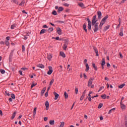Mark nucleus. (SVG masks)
<instances>
[{"instance_id": "f257e3e1", "label": "nucleus", "mask_w": 127, "mask_h": 127, "mask_svg": "<svg viewBox=\"0 0 127 127\" xmlns=\"http://www.w3.org/2000/svg\"><path fill=\"white\" fill-rule=\"evenodd\" d=\"M108 18H109V15H106L104 18H103V19L100 22V25H99V28L100 29H102V28L103 27V25L105 24V23H106V20H107V19H108Z\"/></svg>"}, {"instance_id": "f03ea898", "label": "nucleus", "mask_w": 127, "mask_h": 127, "mask_svg": "<svg viewBox=\"0 0 127 127\" xmlns=\"http://www.w3.org/2000/svg\"><path fill=\"white\" fill-rule=\"evenodd\" d=\"M93 81H94V78L91 77L88 82V87H91L92 84H93Z\"/></svg>"}, {"instance_id": "7ed1b4c3", "label": "nucleus", "mask_w": 127, "mask_h": 127, "mask_svg": "<svg viewBox=\"0 0 127 127\" xmlns=\"http://www.w3.org/2000/svg\"><path fill=\"white\" fill-rule=\"evenodd\" d=\"M99 24V23H96L95 25H93V28L94 32H97L98 31V25Z\"/></svg>"}, {"instance_id": "20e7f679", "label": "nucleus", "mask_w": 127, "mask_h": 127, "mask_svg": "<svg viewBox=\"0 0 127 127\" xmlns=\"http://www.w3.org/2000/svg\"><path fill=\"white\" fill-rule=\"evenodd\" d=\"M88 21V30H91L92 28V23L91 22V20L89 18H87Z\"/></svg>"}, {"instance_id": "39448f33", "label": "nucleus", "mask_w": 127, "mask_h": 127, "mask_svg": "<svg viewBox=\"0 0 127 127\" xmlns=\"http://www.w3.org/2000/svg\"><path fill=\"white\" fill-rule=\"evenodd\" d=\"M67 47H68V40L65 41L63 46V48L64 50H66V49H67Z\"/></svg>"}, {"instance_id": "423d86ee", "label": "nucleus", "mask_w": 127, "mask_h": 127, "mask_svg": "<svg viewBox=\"0 0 127 127\" xmlns=\"http://www.w3.org/2000/svg\"><path fill=\"white\" fill-rule=\"evenodd\" d=\"M53 72V69L52 66H49V71L47 72L48 75H51Z\"/></svg>"}, {"instance_id": "0eeeda50", "label": "nucleus", "mask_w": 127, "mask_h": 127, "mask_svg": "<svg viewBox=\"0 0 127 127\" xmlns=\"http://www.w3.org/2000/svg\"><path fill=\"white\" fill-rule=\"evenodd\" d=\"M45 106L46 107V110L48 111L49 110V102L48 101H46Z\"/></svg>"}, {"instance_id": "6e6552de", "label": "nucleus", "mask_w": 127, "mask_h": 127, "mask_svg": "<svg viewBox=\"0 0 127 127\" xmlns=\"http://www.w3.org/2000/svg\"><path fill=\"white\" fill-rule=\"evenodd\" d=\"M57 33L59 35H61L62 34V30H61V28H57Z\"/></svg>"}, {"instance_id": "1a4fd4ad", "label": "nucleus", "mask_w": 127, "mask_h": 127, "mask_svg": "<svg viewBox=\"0 0 127 127\" xmlns=\"http://www.w3.org/2000/svg\"><path fill=\"white\" fill-rule=\"evenodd\" d=\"M53 57V56L51 54H48L47 58L49 61H51V59H52V58Z\"/></svg>"}, {"instance_id": "9d476101", "label": "nucleus", "mask_w": 127, "mask_h": 127, "mask_svg": "<svg viewBox=\"0 0 127 127\" xmlns=\"http://www.w3.org/2000/svg\"><path fill=\"white\" fill-rule=\"evenodd\" d=\"M54 95H55V100H57V99H58V98L59 97V94H58V93H57V92H54Z\"/></svg>"}, {"instance_id": "9b49d317", "label": "nucleus", "mask_w": 127, "mask_h": 127, "mask_svg": "<svg viewBox=\"0 0 127 127\" xmlns=\"http://www.w3.org/2000/svg\"><path fill=\"white\" fill-rule=\"evenodd\" d=\"M97 15L98 16V18L101 19V18H102V12L100 11H98L97 12Z\"/></svg>"}, {"instance_id": "f8f14e48", "label": "nucleus", "mask_w": 127, "mask_h": 127, "mask_svg": "<svg viewBox=\"0 0 127 127\" xmlns=\"http://www.w3.org/2000/svg\"><path fill=\"white\" fill-rule=\"evenodd\" d=\"M63 10H64V8L63 7H59L58 9V12H61V11H63Z\"/></svg>"}, {"instance_id": "ddd939ff", "label": "nucleus", "mask_w": 127, "mask_h": 127, "mask_svg": "<svg viewBox=\"0 0 127 127\" xmlns=\"http://www.w3.org/2000/svg\"><path fill=\"white\" fill-rule=\"evenodd\" d=\"M85 67L86 68L85 69V71H86V72H88V71H89V70H90V67L89 66V64H86Z\"/></svg>"}, {"instance_id": "4468645a", "label": "nucleus", "mask_w": 127, "mask_h": 127, "mask_svg": "<svg viewBox=\"0 0 127 127\" xmlns=\"http://www.w3.org/2000/svg\"><path fill=\"white\" fill-rule=\"evenodd\" d=\"M37 67H38V68H41V69H44V65L42 64H39L37 65Z\"/></svg>"}, {"instance_id": "2eb2a0df", "label": "nucleus", "mask_w": 127, "mask_h": 127, "mask_svg": "<svg viewBox=\"0 0 127 127\" xmlns=\"http://www.w3.org/2000/svg\"><path fill=\"white\" fill-rule=\"evenodd\" d=\"M121 105V108L122 109V110H126V105L125 104H123L122 103H120Z\"/></svg>"}, {"instance_id": "dca6fc26", "label": "nucleus", "mask_w": 127, "mask_h": 127, "mask_svg": "<svg viewBox=\"0 0 127 127\" xmlns=\"http://www.w3.org/2000/svg\"><path fill=\"white\" fill-rule=\"evenodd\" d=\"M60 55L62 56V57H63V58H65L66 57V55H65V53L63 52H60Z\"/></svg>"}, {"instance_id": "f3484780", "label": "nucleus", "mask_w": 127, "mask_h": 127, "mask_svg": "<svg viewBox=\"0 0 127 127\" xmlns=\"http://www.w3.org/2000/svg\"><path fill=\"white\" fill-rule=\"evenodd\" d=\"M93 49L96 53V56H99V53L98 52V50L97 49V48H94Z\"/></svg>"}, {"instance_id": "a211bd4d", "label": "nucleus", "mask_w": 127, "mask_h": 127, "mask_svg": "<svg viewBox=\"0 0 127 127\" xmlns=\"http://www.w3.org/2000/svg\"><path fill=\"white\" fill-rule=\"evenodd\" d=\"M125 86H126V84L123 83L120 85H119L118 88H119V89H123Z\"/></svg>"}, {"instance_id": "6ab92c4d", "label": "nucleus", "mask_w": 127, "mask_h": 127, "mask_svg": "<svg viewBox=\"0 0 127 127\" xmlns=\"http://www.w3.org/2000/svg\"><path fill=\"white\" fill-rule=\"evenodd\" d=\"M24 3H25V1L24 0H23L19 4V5H20L21 6H24Z\"/></svg>"}, {"instance_id": "aec40b11", "label": "nucleus", "mask_w": 127, "mask_h": 127, "mask_svg": "<svg viewBox=\"0 0 127 127\" xmlns=\"http://www.w3.org/2000/svg\"><path fill=\"white\" fill-rule=\"evenodd\" d=\"M97 22V20L95 19H93L92 20V25H95V24H96V23Z\"/></svg>"}, {"instance_id": "412c9836", "label": "nucleus", "mask_w": 127, "mask_h": 127, "mask_svg": "<svg viewBox=\"0 0 127 127\" xmlns=\"http://www.w3.org/2000/svg\"><path fill=\"white\" fill-rule=\"evenodd\" d=\"M109 28H110V25H107L105 26V27H104V28L103 31H107V30H108Z\"/></svg>"}, {"instance_id": "4be33fe9", "label": "nucleus", "mask_w": 127, "mask_h": 127, "mask_svg": "<svg viewBox=\"0 0 127 127\" xmlns=\"http://www.w3.org/2000/svg\"><path fill=\"white\" fill-rule=\"evenodd\" d=\"M105 64H106V62H105V59H102L101 65L102 66H104V65Z\"/></svg>"}, {"instance_id": "5701e85b", "label": "nucleus", "mask_w": 127, "mask_h": 127, "mask_svg": "<svg viewBox=\"0 0 127 127\" xmlns=\"http://www.w3.org/2000/svg\"><path fill=\"white\" fill-rule=\"evenodd\" d=\"M64 96L65 99H68V93H67L66 91L64 92Z\"/></svg>"}, {"instance_id": "b1692460", "label": "nucleus", "mask_w": 127, "mask_h": 127, "mask_svg": "<svg viewBox=\"0 0 127 127\" xmlns=\"http://www.w3.org/2000/svg\"><path fill=\"white\" fill-rule=\"evenodd\" d=\"M86 24H84L83 25V28L84 30L85 31V32H88V30L86 29Z\"/></svg>"}, {"instance_id": "393cba45", "label": "nucleus", "mask_w": 127, "mask_h": 127, "mask_svg": "<svg viewBox=\"0 0 127 127\" xmlns=\"http://www.w3.org/2000/svg\"><path fill=\"white\" fill-rule=\"evenodd\" d=\"M113 111H116V108H112V109H111L108 112L109 115H111V114H112V113L113 112Z\"/></svg>"}, {"instance_id": "a878e982", "label": "nucleus", "mask_w": 127, "mask_h": 127, "mask_svg": "<svg viewBox=\"0 0 127 127\" xmlns=\"http://www.w3.org/2000/svg\"><path fill=\"white\" fill-rule=\"evenodd\" d=\"M50 125H51V126H53L54 124H55V121L54 120H51L49 122Z\"/></svg>"}, {"instance_id": "bb28decb", "label": "nucleus", "mask_w": 127, "mask_h": 127, "mask_svg": "<svg viewBox=\"0 0 127 127\" xmlns=\"http://www.w3.org/2000/svg\"><path fill=\"white\" fill-rule=\"evenodd\" d=\"M16 115V112H15L14 113H13L12 116L11 117L12 120H13L14 118H15Z\"/></svg>"}, {"instance_id": "cd10ccee", "label": "nucleus", "mask_w": 127, "mask_h": 127, "mask_svg": "<svg viewBox=\"0 0 127 127\" xmlns=\"http://www.w3.org/2000/svg\"><path fill=\"white\" fill-rule=\"evenodd\" d=\"M64 126H65V123L64 122H61V125L59 127H64Z\"/></svg>"}, {"instance_id": "c85d7f7f", "label": "nucleus", "mask_w": 127, "mask_h": 127, "mask_svg": "<svg viewBox=\"0 0 127 127\" xmlns=\"http://www.w3.org/2000/svg\"><path fill=\"white\" fill-rule=\"evenodd\" d=\"M36 85H37V83L33 82L31 85V88L32 89V88H33V87H35V86H36Z\"/></svg>"}, {"instance_id": "c756f323", "label": "nucleus", "mask_w": 127, "mask_h": 127, "mask_svg": "<svg viewBox=\"0 0 127 127\" xmlns=\"http://www.w3.org/2000/svg\"><path fill=\"white\" fill-rule=\"evenodd\" d=\"M16 27V24H13L11 26V29H14V28Z\"/></svg>"}, {"instance_id": "7c9ffc66", "label": "nucleus", "mask_w": 127, "mask_h": 127, "mask_svg": "<svg viewBox=\"0 0 127 127\" xmlns=\"http://www.w3.org/2000/svg\"><path fill=\"white\" fill-rule=\"evenodd\" d=\"M92 66L93 67V68L95 69V70L96 71H97V70H98V68H97V67L96 66V64H95L94 63H92Z\"/></svg>"}, {"instance_id": "2f4dec72", "label": "nucleus", "mask_w": 127, "mask_h": 127, "mask_svg": "<svg viewBox=\"0 0 127 127\" xmlns=\"http://www.w3.org/2000/svg\"><path fill=\"white\" fill-rule=\"evenodd\" d=\"M45 91H46V87L43 88V90L41 91L42 94H44V93H45Z\"/></svg>"}, {"instance_id": "473e14b6", "label": "nucleus", "mask_w": 127, "mask_h": 127, "mask_svg": "<svg viewBox=\"0 0 127 127\" xmlns=\"http://www.w3.org/2000/svg\"><path fill=\"white\" fill-rule=\"evenodd\" d=\"M101 98H102L104 100L106 99L107 98V95L104 94L101 95Z\"/></svg>"}, {"instance_id": "72a5a7b5", "label": "nucleus", "mask_w": 127, "mask_h": 127, "mask_svg": "<svg viewBox=\"0 0 127 127\" xmlns=\"http://www.w3.org/2000/svg\"><path fill=\"white\" fill-rule=\"evenodd\" d=\"M0 72L2 74H5V70H4V69H0Z\"/></svg>"}, {"instance_id": "f704fd0d", "label": "nucleus", "mask_w": 127, "mask_h": 127, "mask_svg": "<svg viewBox=\"0 0 127 127\" xmlns=\"http://www.w3.org/2000/svg\"><path fill=\"white\" fill-rule=\"evenodd\" d=\"M45 31H46L45 30V29H42L40 32V34H43V33H45Z\"/></svg>"}, {"instance_id": "c9c22d12", "label": "nucleus", "mask_w": 127, "mask_h": 127, "mask_svg": "<svg viewBox=\"0 0 127 127\" xmlns=\"http://www.w3.org/2000/svg\"><path fill=\"white\" fill-rule=\"evenodd\" d=\"M22 52H25V47H24V45L22 46Z\"/></svg>"}, {"instance_id": "e433bc0d", "label": "nucleus", "mask_w": 127, "mask_h": 127, "mask_svg": "<svg viewBox=\"0 0 127 127\" xmlns=\"http://www.w3.org/2000/svg\"><path fill=\"white\" fill-rule=\"evenodd\" d=\"M84 97H85V95L82 94V95L81 96V97L80 98V101H83Z\"/></svg>"}, {"instance_id": "4c0bfd02", "label": "nucleus", "mask_w": 127, "mask_h": 127, "mask_svg": "<svg viewBox=\"0 0 127 127\" xmlns=\"http://www.w3.org/2000/svg\"><path fill=\"white\" fill-rule=\"evenodd\" d=\"M78 5L80 6V7H84V3H80L78 4Z\"/></svg>"}, {"instance_id": "58836bf2", "label": "nucleus", "mask_w": 127, "mask_h": 127, "mask_svg": "<svg viewBox=\"0 0 127 127\" xmlns=\"http://www.w3.org/2000/svg\"><path fill=\"white\" fill-rule=\"evenodd\" d=\"M11 97L13 100H14L15 99V95H14V94H11Z\"/></svg>"}, {"instance_id": "ea45409f", "label": "nucleus", "mask_w": 127, "mask_h": 127, "mask_svg": "<svg viewBox=\"0 0 127 127\" xmlns=\"http://www.w3.org/2000/svg\"><path fill=\"white\" fill-rule=\"evenodd\" d=\"M12 2H14L16 4H18V2L16 0H12Z\"/></svg>"}, {"instance_id": "a19ab883", "label": "nucleus", "mask_w": 127, "mask_h": 127, "mask_svg": "<svg viewBox=\"0 0 127 127\" xmlns=\"http://www.w3.org/2000/svg\"><path fill=\"white\" fill-rule=\"evenodd\" d=\"M54 83V79H52L50 82V86H52V84Z\"/></svg>"}, {"instance_id": "79ce46f5", "label": "nucleus", "mask_w": 127, "mask_h": 127, "mask_svg": "<svg viewBox=\"0 0 127 127\" xmlns=\"http://www.w3.org/2000/svg\"><path fill=\"white\" fill-rule=\"evenodd\" d=\"M63 5H64V6L68 7L69 6V4L67 3H63Z\"/></svg>"}, {"instance_id": "37998d69", "label": "nucleus", "mask_w": 127, "mask_h": 127, "mask_svg": "<svg viewBox=\"0 0 127 127\" xmlns=\"http://www.w3.org/2000/svg\"><path fill=\"white\" fill-rule=\"evenodd\" d=\"M5 44L7 46H8V45H9V42H8V41H5Z\"/></svg>"}, {"instance_id": "c03bdc74", "label": "nucleus", "mask_w": 127, "mask_h": 127, "mask_svg": "<svg viewBox=\"0 0 127 127\" xmlns=\"http://www.w3.org/2000/svg\"><path fill=\"white\" fill-rule=\"evenodd\" d=\"M103 107V104L100 103L98 106V109H101Z\"/></svg>"}, {"instance_id": "a18cd8bd", "label": "nucleus", "mask_w": 127, "mask_h": 127, "mask_svg": "<svg viewBox=\"0 0 127 127\" xmlns=\"http://www.w3.org/2000/svg\"><path fill=\"white\" fill-rule=\"evenodd\" d=\"M52 13L54 15H57V12L55 10L53 11Z\"/></svg>"}, {"instance_id": "49530a36", "label": "nucleus", "mask_w": 127, "mask_h": 127, "mask_svg": "<svg viewBox=\"0 0 127 127\" xmlns=\"http://www.w3.org/2000/svg\"><path fill=\"white\" fill-rule=\"evenodd\" d=\"M53 28H52V27H51V28H50L49 29V32H52V31H53Z\"/></svg>"}, {"instance_id": "de8ad7c7", "label": "nucleus", "mask_w": 127, "mask_h": 127, "mask_svg": "<svg viewBox=\"0 0 127 127\" xmlns=\"http://www.w3.org/2000/svg\"><path fill=\"white\" fill-rule=\"evenodd\" d=\"M75 94L77 95L79 92V91L78 90V88L75 87Z\"/></svg>"}, {"instance_id": "09e8293b", "label": "nucleus", "mask_w": 127, "mask_h": 127, "mask_svg": "<svg viewBox=\"0 0 127 127\" xmlns=\"http://www.w3.org/2000/svg\"><path fill=\"white\" fill-rule=\"evenodd\" d=\"M104 88H105V87H104V86H102V87H100V89L98 90V92H100V91H102V90L104 89Z\"/></svg>"}, {"instance_id": "8fccbe9b", "label": "nucleus", "mask_w": 127, "mask_h": 127, "mask_svg": "<svg viewBox=\"0 0 127 127\" xmlns=\"http://www.w3.org/2000/svg\"><path fill=\"white\" fill-rule=\"evenodd\" d=\"M119 56L120 57V58L123 59V58H124V56H123V55L121 53H119Z\"/></svg>"}, {"instance_id": "3c124183", "label": "nucleus", "mask_w": 127, "mask_h": 127, "mask_svg": "<svg viewBox=\"0 0 127 127\" xmlns=\"http://www.w3.org/2000/svg\"><path fill=\"white\" fill-rule=\"evenodd\" d=\"M98 97H99V95L98 94H97L96 95H95L93 97H92V99H94V98H98Z\"/></svg>"}, {"instance_id": "603ef678", "label": "nucleus", "mask_w": 127, "mask_h": 127, "mask_svg": "<svg viewBox=\"0 0 127 127\" xmlns=\"http://www.w3.org/2000/svg\"><path fill=\"white\" fill-rule=\"evenodd\" d=\"M21 70H23V71H25V70H28V68L26 67H22L21 68Z\"/></svg>"}, {"instance_id": "864d4df0", "label": "nucleus", "mask_w": 127, "mask_h": 127, "mask_svg": "<svg viewBox=\"0 0 127 127\" xmlns=\"http://www.w3.org/2000/svg\"><path fill=\"white\" fill-rule=\"evenodd\" d=\"M92 93H93V92L90 91L89 93V94H88V96H89V97H91V94H92Z\"/></svg>"}, {"instance_id": "5fc2aeb1", "label": "nucleus", "mask_w": 127, "mask_h": 127, "mask_svg": "<svg viewBox=\"0 0 127 127\" xmlns=\"http://www.w3.org/2000/svg\"><path fill=\"white\" fill-rule=\"evenodd\" d=\"M67 70H68V71H70L71 70V69H70V64H68L67 65Z\"/></svg>"}, {"instance_id": "6e6d98bb", "label": "nucleus", "mask_w": 127, "mask_h": 127, "mask_svg": "<svg viewBox=\"0 0 127 127\" xmlns=\"http://www.w3.org/2000/svg\"><path fill=\"white\" fill-rule=\"evenodd\" d=\"M45 97H48V91H47V92H46L45 94Z\"/></svg>"}, {"instance_id": "4d7b16f0", "label": "nucleus", "mask_w": 127, "mask_h": 127, "mask_svg": "<svg viewBox=\"0 0 127 127\" xmlns=\"http://www.w3.org/2000/svg\"><path fill=\"white\" fill-rule=\"evenodd\" d=\"M55 39H56V40H61V39L59 38V37H56Z\"/></svg>"}, {"instance_id": "13d9d810", "label": "nucleus", "mask_w": 127, "mask_h": 127, "mask_svg": "<svg viewBox=\"0 0 127 127\" xmlns=\"http://www.w3.org/2000/svg\"><path fill=\"white\" fill-rule=\"evenodd\" d=\"M43 27L44 28H48V27L47 25H44L43 26Z\"/></svg>"}, {"instance_id": "bf43d9fd", "label": "nucleus", "mask_w": 127, "mask_h": 127, "mask_svg": "<svg viewBox=\"0 0 127 127\" xmlns=\"http://www.w3.org/2000/svg\"><path fill=\"white\" fill-rule=\"evenodd\" d=\"M119 35H120V36H123V35H124V34L123 33V32H121Z\"/></svg>"}, {"instance_id": "052dcab7", "label": "nucleus", "mask_w": 127, "mask_h": 127, "mask_svg": "<svg viewBox=\"0 0 127 127\" xmlns=\"http://www.w3.org/2000/svg\"><path fill=\"white\" fill-rule=\"evenodd\" d=\"M107 67H111V64H110V63H107Z\"/></svg>"}, {"instance_id": "680f3d73", "label": "nucleus", "mask_w": 127, "mask_h": 127, "mask_svg": "<svg viewBox=\"0 0 127 127\" xmlns=\"http://www.w3.org/2000/svg\"><path fill=\"white\" fill-rule=\"evenodd\" d=\"M88 101H89V102H91L92 101V97H88Z\"/></svg>"}, {"instance_id": "e2e57ef3", "label": "nucleus", "mask_w": 127, "mask_h": 127, "mask_svg": "<svg viewBox=\"0 0 127 127\" xmlns=\"http://www.w3.org/2000/svg\"><path fill=\"white\" fill-rule=\"evenodd\" d=\"M0 44H1V45L4 44V42H3V41L0 42Z\"/></svg>"}, {"instance_id": "0e129e2a", "label": "nucleus", "mask_w": 127, "mask_h": 127, "mask_svg": "<svg viewBox=\"0 0 127 127\" xmlns=\"http://www.w3.org/2000/svg\"><path fill=\"white\" fill-rule=\"evenodd\" d=\"M83 77H84L85 79H87V75H86V74H85V73L83 74Z\"/></svg>"}, {"instance_id": "69168bd1", "label": "nucleus", "mask_w": 127, "mask_h": 127, "mask_svg": "<svg viewBox=\"0 0 127 127\" xmlns=\"http://www.w3.org/2000/svg\"><path fill=\"white\" fill-rule=\"evenodd\" d=\"M22 13H25L26 14H27V12H26L25 10H22Z\"/></svg>"}, {"instance_id": "338daca9", "label": "nucleus", "mask_w": 127, "mask_h": 127, "mask_svg": "<svg viewBox=\"0 0 127 127\" xmlns=\"http://www.w3.org/2000/svg\"><path fill=\"white\" fill-rule=\"evenodd\" d=\"M37 110V109L36 108H35L34 109V113H36Z\"/></svg>"}, {"instance_id": "774afa93", "label": "nucleus", "mask_w": 127, "mask_h": 127, "mask_svg": "<svg viewBox=\"0 0 127 127\" xmlns=\"http://www.w3.org/2000/svg\"><path fill=\"white\" fill-rule=\"evenodd\" d=\"M19 73L20 75H22V71L21 70H19Z\"/></svg>"}]
</instances>
